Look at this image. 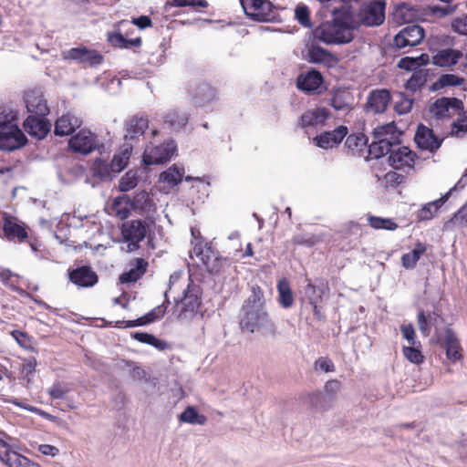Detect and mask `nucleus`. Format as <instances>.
Here are the masks:
<instances>
[{
  "mask_svg": "<svg viewBox=\"0 0 467 467\" xmlns=\"http://www.w3.org/2000/svg\"><path fill=\"white\" fill-rule=\"evenodd\" d=\"M264 293L258 287H253L252 295L243 306L240 326L243 330L257 334L264 337H275V326L269 318L264 307Z\"/></svg>",
  "mask_w": 467,
  "mask_h": 467,
  "instance_id": "nucleus-1",
  "label": "nucleus"
},
{
  "mask_svg": "<svg viewBox=\"0 0 467 467\" xmlns=\"http://www.w3.org/2000/svg\"><path fill=\"white\" fill-rule=\"evenodd\" d=\"M358 22L348 11L335 12L331 22L321 24L315 29V37L318 40L331 44H347L352 41L354 30L358 28Z\"/></svg>",
  "mask_w": 467,
  "mask_h": 467,
  "instance_id": "nucleus-2",
  "label": "nucleus"
},
{
  "mask_svg": "<svg viewBox=\"0 0 467 467\" xmlns=\"http://www.w3.org/2000/svg\"><path fill=\"white\" fill-rule=\"evenodd\" d=\"M17 119L16 111L0 112V149L14 150L26 144V138L16 124Z\"/></svg>",
  "mask_w": 467,
  "mask_h": 467,
  "instance_id": "nucleus-3",
  "label": "nucleus"
},
{
  "mask_svg": "<svg viewBox=\"0 0 467 467\" xmlns=\"http://www.w3.org/2000/svg\"><path fill=\"white\" fill-rule=\"evenodd\" d=\"M155 227V221L152 217H147L144 220H131L122 224L121 234L123 238L129 242L130 249L134 250L146 236L151 238Z\"/></svg>",
  "mask_w": 467,
  "mask_h": 467,
  "instance_id": "nucleus-4",
  "label": "nucleus"
},
{
  "mask_svg": "<svg viewBox=\"0 0 467 467\" xmlns=\"http://www.w3.org/2000/svg\"><path fill=\"white\" fill-rule=\"evenodd\" d=\"M400 134L392 122L377 127L373 131L375 140L369 145V152L376 158L387 154Z\"/></svg>",
  "mask_w": 467,
  "mask_h": 467,
  "instance_id": "nucleus-5",
  "label": "nucleus"
},
{
  "mask_svg": "<svg viewBox=\"0 0 467 467\" xmlns=\"http://www.w3.org/2000/svg\"><path fill=\"white\" fill-rule=\"evenodd\" d=\"M200 306L199 290L195 286L188 285L183 296L176 299L175 312L181 321L191 319Z\"/></svg>",
  "mask_w": 467,
  "mask_h": 467,
  "instance_id": "nucleus-6",
  "label": "nucleus"
},
{
  "mask_svg": "<svg viewBox=\"0 0 467 467\" xmlns=\"http://www.w3.org/2000/svg\"><path fill=\"white\" fill-rule=\"evenodd\" d=\"M389 163L396 171L408 174L414 169L417 155L409 147L399 146L392 150L389 149Z\"/></svg>",
  "mask_w": 467,
  "mask_h": 467,
  "instance_id": "nucleus-7",
  "label": "nucleus"
},
{
  "mask_svg": "<svg viewBox=\"0 0 467 467\" xmlns=\"http://www.w3.org/2000/svg\"><path fill=\"white\" fill-rule=\"evenodd\" d=\"M245 15L258 22H269L275 19L273 5L267 0H242Z\"/></svg>",
  "mask_w": 467,
  "mask_h": 467,
  "instance_id": "nucleus-8",
  "label": "nucleus"
},
{
  "mask_svg": "<svg viewBox=\"0 0 467 467\" xmlns=\"http://www.w3.org/2000/svg\"><path fill=\"white\" fill-rule=\"evenodd\" d=\"M176 150L173 141L157 147H149L143 153L142 161L145 165L161 164L170 161L176 154Z\"/></svg>",
  "mask_w": 467,
  "mask_h": 467,
  "instance_id": "nucleus-9",
  "label": "nucleus"
},
{
  "mask_svg": "<svg viewBox=\"0 0 467 467\" xmlns=\"http://www.w3.org/2000/svg\"><path fill=\"white\" fill-rule=\"evenodd\" d=\"M385 5L381 1H375L365 5L359 11L356 21L366 26H379L385 19Z\"/></svg>",
  "mask_w": 467,
  "mask_h": 467,
  "instance_id": "nucleus-10",
  "label": "nucleus"
},
{
  "mask_svg": "<svg viewBox=\"0 0 467 467\" xmlns=\"http://www.w3.org/2000/svg\"><path fill=\"white\" fill-rule=\"evenodd\" d=\"M462 106V102L455 98H441L431 105L430 113L436 119H443L459 113Z\"/></svg>",
  "mask_w": 467,
  "mask_h": 467,
  "instance_id": "nucleus-11",
  "label": "nucleus"
},
{
  "mask_svg": "<svg viewBox=\"0 0 467 467\" xmlns=\"http://www.w3.org/2000/svg\"><path fill=\"white\" fill-rule=\"evenodd\" d=\"M424 37V29L418 25L408 26L394 37V46L406 48L419 45Z\"/></svg>",
  "mask_w": 467,
  "mask_h": 467,
  "instance_id": "nucleus-12",
  "label": "nucleus"
},
{
  "mask_svg": "<svg viewBox=\"0 0 467 467\" xmlns=\"http://www.w3.org/2000/svg\"><path fill=\"white\" fill-rule=\"evenodd\" d=\"M24 101L28 112L38 116H46L49 112L47 100L44 99L40 90H27L24 96Z\"/></svg>",
  "mask_w": 467,
  "mask_h": 467,
  "instance_id": "nucleus-13",
  "label": "nucleus"
},
{
  "mask_svg": "<svg viewBox=\"0 0 467 467\" xmlns=\"http://www.w3.org/2000/svg\"><path fill=\"white\" fill-rule=\"evenodd\" d=\"M63 57L91 66L100 64L102 60V57L99 53L84 47H74L63 52Z\"/></svg>",
  "mask_w": 467,
  "mask_h": 467,
  "instance_id": "nucleus-14",
  "label": "nucleus"
},
{
  "mask_svg": "<svg viewBox=\"0 0 467 467\" xmlns=\"http://www.w3.org/2000/svg\"><path fill=\"white\" fill-rule=\"evenodd\" d=\"M348 130L345 126H338L332 131L324 132L314 139L315 144L322 149L327 150L337 146L347 136Z\"/></svg>",
  "mask_w": 467,
  "mask_h": 467,
  "instance_id": "nucleus-15",
  "label": "nucleus"
},
{
  "mask_svg": "<svg viewBox=\"0 0 467 467\" xmlns=\"http://www.w3.org/2000/svg\"><path fill=\"white\" fill-rule=\"evenodd\" d=\"M68 146L73 151L89 153L95 148V136L88 130H81L69 140Z\"/></svg>",
  "mask_w": 467,
  "mask_h": 467,
  "instance_id": "nucleus-16",
  "label": "nucleus"
},
{
  "mask_svg": "<svg viewBox=\"0 0 467 467\" xmlns=\"http://www.w3.org/2000/svg\"><path fill=\"white\" fill-rule=\"evenodd\" d=\"M70 281L79 287H91L98 283L97 274L88 266H81L69 273Z\"/></svg>",
  "mask_w": 467,
  "mask_h": 467,
  "instance_id": "nucleus-17",
  "label": "nucleus"
},
{
  "mask_svg": "<svg viewBox=\"0 0 467 467\" xmlns=\"http://www.w3.org/2000/svg\"><path fill=\"white\" fill-rule=\"evenodd\" d=\"M322 83L323 77L317 70H310L299 75L296 81L298 88L307 93L320 92Z\"/></svg>",
  "mask_w": 467,
  "mask_h": 467,
  "instance_id": "nucleus-18",
  "label": "nucleus"
},
{
  "mask_svg": "<svg viewBox=\"0 0 467 467\" xmlns=\"http://www.w3.org/2000/svg\"><path fill=\"white\" fill-rule=\"evenodd\" d=\"M3 231L10 241L22 242L27 237L25 226L12 216L5 215Z\"/></svg>",
  "mask_w": 467,
  "mask_h": 467,
  "instance_id": "nucleus-19",
  "label": "nucleus"
},
{
  "mask_svg": "<svg viewBox=\"0 0 467 467\" xmlns=\"http://www.w3.org/2000/svg\"><path fill=\"white\" fill-rule=\"evenodd\" d=\"M24 128L29 135L41 140L50 130L51 124L45 119L29 116L24 122Z\"/></svg>",
  "mask_w": 467,
  "mask_h": 467,
  "instance_id": "nucleus-20",
  "label": "nucleus"
},
{
  "mask_svg": "<svg viewBox=\"0 0 467 467\" xmlns=\"http://www.w3.org/2000/svg\"><path fill=\"white\" fill-rule=\"evenodd\" d=\"M339 389V381L336 379L327 381L325 385L323 392L314 393L311 395L310 400L312 405H314L317 408L320 407L321 409H326V406L323 405L322 403L327 400H333Z\"/></svg>",
  "mask_w": 467,
  "mask_h": 467,
  "instance_id": "nucleus-21",
  "label": "nucleus"
},
{
  "mask_svg": "<svg viewBox=\"0 0 467 467\" xmlns=\"http://www.w3.org/2000/svg\"><path fill=\"white\" fill-rule=\"evenodd\" d=\"M415 142L422 150H434L441 146V142L432 133V130L425 126H419L415 134Z\"/></svg>",
  "mask_w": 467,
  "mask_h": 467,
  "instance_id": "nucleus-22",
  "label": "nucleus"
},
{
  "mask_svg": "<svg viewBox=\"0 0 467 467\" xmlns=\"http://www.w3.org/2000/svg\"><path fill=\"white\" fill-rule=\"evenodd\" d=\"M329 118V111L326 108L317 107L303 113L300 121L303 127L324 125Z\"/></svg>",
  "mask_w": 467,
  "mask_h": 467,
  "instance_id": "nucleus-23",
  "label": "nucleus"
},
{
  "mask_svg": "<svg viewBox=\"0 0 467 467\" xmlns=\"http://www.w3.org/2000/svg\"><path fill=\"white\" fill-rule=\"evenodd\" d=\"M391 99V96L387 89H377L370 92L368 99V108L375 113L385 111Z\"/></svg>",
  "mask_w": 467,
  "mask_h": 467,
  "instance_id": "nucleus-24",
  "label": "nucleus"
},
{
  "mask_svg": "<svg viewBox=\"0 0 467 467\" xmlns=\"http://www.w3.org/2000/svg\"><path fill=\"white\" fill-rule=\"evenodd\" d=\"M462 57V53L460 50L444 48L439 50L432 57V63L438 67H451L457 64Z\"/></svg>",
  "mask_w": 467,
  "mask_h": 467,
  "instance_id": "nucleus-25",
  "label": "nucleus"
},
{
  "mask_svg": "<svg viewBox=\"0 0 467 467\" xmlns=\"http://www.w3.org/2000/svg\"><path fill=\"white\" fill-rule=\"evenodd\" d=\"M0 460L7 467H41L38 463L14 451H5L0 454Z\"/></svg>",
  "mask_w": 467,
  "mask_h": 467,
  "instance_id": "nucleus-26",
  "label": "nucleus"
},
{
  "mask_svg": "<svg viewBox=\"0 0 467 467\" xmlns=\"http://www.w3.org/2000/svg\"><path fill=\"white\" fill-rule=\"evenodd\" d=\"M131 208L140 214H147L156 210V205L151 196L145 191L138 192L130 201Z\"/></svg>",
  "mask_w": 467,
  "mask_h": 467,
  "instance_id": "nucleus-27",
  "label": "nucleus"
},
{
  "mask_svg": "<svg viewBox=\"0 0 467 467\" xmlns=\"http://www.w3.org/2000/svg\"><path fill=\"white\" fill-rule=\"evenodd\" d=\"M82 120L71 114L61 116L56 122L55 133L59 136L69 135L76 128L80 127Z\"/></svg>",
  "mask_w": 467,
  "mask_h": 467,
  "instance_id": "nucleus-28",
  "label": "nucleus"
},
{
  "mask_svg": "<svg viewBox=\"0 0 467 467\" xmlns=\"http://www.w3.org/2000/svg\"><path fill=\"white\" fill-rule=\"evenodd\" d=\"M164 314H165L164 306H158L157 307L152 309L150 312L147 313L145 316L140 317L135 320L119 322V324H124V325H119V327H134L144 326V325L150 324L151 322H154L155 320L161 318L164 316Z\"/></svg>",
  "mask_w": 467,
  "mask_h": 467,
  "instance_id": "nucleus-29",
  "label": "nucleus"
},
{
  "mask_svg": "<svg viewBox=\"0 0 467 467\" xmlns=\"http://www.w3.org/2000/svg\"><path fill=\"white\" fill-rule=\"evenodd\" d=\"M132 152V145L126 142L121 149L113 156L111 161V169L113 173H119L128 165Z\"/></svg>",
  "mask_w": 467,
  "mask_h": 467,
  "instance_id": "nucleus-30",
  "label": "nucleus"
},
{
  "mask_svg": "<svg viewBox=\"0 0 467 467\" xmlns=\"http://www.w3.org/2000/svg\"><path fill=\"white\" fill-rule=\"evenodd\" d=\"M184 172L183 167L172 165L160 174L159 182L174 187L182 182Z\"/></svg>",
  "mask_w": 467,
  "mask_h": 467,
  "instance_id": "nucleus-31",
  "label": "nucleus"
},
{
  "mask_svg": "<svg viewBox=\"0 0 467 467\" xmlns=\"http://www.w3.org/2000/svg\"><path fill=\"white\" fill-rule=\"evenodd\" d=\"M441 318L436 313L425 315L424 311L420 310L417 315L418 327L422 336L428 337L431 333V326H439Z\"/></svg>",
  "mask_w": 467,
  "mask_h": 467,
  "instance_id": "nucleus-32",
  "label": "nucleus"
},
{
  "mask_svg": "<svg viewBox=\"0 0 467 467\" xmlns=\"http://www.w3.org/2000/svg\"><path fill=\"white\" fill-rule=\"evenodd\" d=\"M427 251L426 244L417 243L414 248L401 256V265L405 269H413L422 254Z\"/></svg>",
  "mask_w": 467,
  "mask_h": 467,
  "instance_id": "nucleus-33",
  "label": "nucleus"
},
{
  "mask_svg": "<svg viewBox=\"0 0 467 467\" xmlns=\"http://www.w3.org/2000/svg\"><path fill=\"white\" fill-rule=\"evenodd\" d=\"M450 192H447L441 198L423 205L417 213L418 220H431L437 213L438 210L442 206V204L448 200Z\"/></svg>",
  "mask_w": 467,
  "mask_h": 467,
  "instance_id": "nucleus-34",
  "label": "nucleus"
},
{
  "mask_svg": "<svg viewBox=\"0 0 467 467\" xmlns=\"http://www.w3.org/2000/svg\"><path fill=\"white\" fill-rule=\"evenodd\" d=\"M130 208V198L126 195L119 196L113 200L111 205L109 207V213L119 219H125L129 216Z\"/></svg>",
  "mask_w": 467,
  "mask_h": 467,
  "instance_id": "nucleus-35",
  "label": "nucleus"
},
{
  "mask_svg": "<svg viewBox=\"0 0 467 467\" xmlns=\"http://www.w3.org/2000/svg\"><path fill=\"white\" fill-rule=\"evenodd\" d=\"M148 128V120L144 118L134 117L130 119L127 123V133L125 140H132L138 136H140Z\"/></svg>",
  "mask_w": 467,
  "mask_h": 467,
  "instance_id": "nucleus-36",
  "label": "nucleus"
},
{
  "mask_svg": "<svg viewBox=\"0 0 467 467\" xmlns=\"http://www.w3.org/2000/svg\"><path fill=\"white\" fill-rule=\"evenodd\" d=\"M402 354L405 358L412 364L420 365L424 361V356L421 352V345H403Z\"/></svg>",
  "mask_w": 467,
  "mask_h": 467,
  "instance_id": "nucleus-37",
  "label": "nucleus"
},
{
  "mask_svg": "<svg viewBox=\"0 0 467 467\" xmlns=\"http://www.w3.org/2000/svg\"><path fill=\"white\" fill-rule=\"evenodd\" d=\"M429 63V56L427 54H421L418 57H406L401 58L398 66L400 68L406 69V70H415L420 66L427 65Z\"/></svg>",
  "mask_w": 467,
  "mask_h": 467,
  "instance_id": "nucleus-38",
  "label": "nucleus"
},
{
  "mask_svg": "<svg viewBox=\"0 0 467 467\" xmlns=\"http://www.w3.org/2000/svg\"><path fill=\"white\" fill-rule=\"evenodd\" d=\"M179 419L182 422L198 425H203L207 420L204 415L200 414L196 408L192 406L187 407L183 412L180 414Z\"/></svg>",
  "mask_w": 467,
  "mask_h": 467,
  "instance_id": "nucleus-39",
  "label": "nucleus"
},
{
  "mask_svg": "<svg viewBox=\"0 0 467 467\" xmlns=\"http://www.w3.org/2000/svg\"><path fill=\"white\" fill-rule=\"evenodd\" d=\"M109 42L117 47L128 48L130 47H139L141 44V39L136 37L133 39L125 38L120 32L109 34L108 36Z\"/></svg>",
  "mask_w": 467,
  "mask_h": 467,
  "instance_id": "nucleus-40",
  "label": "nucleus"
},
{
  "mask_svg": "<svg viewBox=\"0 0 467 467\" xmlns=\"http://www.w3.org/2000/svg\"><path fill=\"white\" fill-rule=\"evenodd\" d=\"M277 290L279 294V303L283 307H291L294 304V297L289 284L285 279L278 282Z\"/></svg>",
  "mask_w": 467,
  "mask_h": 467,
  "instance_id": "nucleus-41",
  "label": "nucleus"
},
{
  "mask_svg": "<svg viewBox=\"0 0 467 467\" xmlns=\"http://www.w3.org/2000/svg\"><path fill=\"white\" fill-rule=\"evenodd\" d=\"M146 263L142 259L137 260V265L119 276L121 284H128L137 281L145 272Z\"/></svg>",
  "mask_w": 467,
  "mask_h": 467,
  "instance_id": "nucleus-42",
  "label": "nucleus"
},
{
  "mask_svg": "<svg viewBox=\"0 0 467 467\" xmlns=\"http://www.w3.org/2000/svg\"><path fill=\"white\" fill-rule=\"evenodd\" d=\"M446 355L449 359L455 362L461 358L460 346L456 337L448 331L444 341Z\"/></svg>",
  "mask_w": 467,
  "mask_h": 467,
  "instance_id": "nucleus-43",
  "label": "nucleus"
},
{
  "mask_svg": "<svg viewBox=\"0 0 467 467\" xmlns=\"http://www.w3.org/2000/svg\"><path fill=\"white\" fill-rule=\"evenodd\" d=\"M91 171L93 176L99 177L101 180L109 179L111 175L114 174L111 169V163L109 164L107 161L103 159L95 160Z\"/></svg>",
  "mask_w": 467,
  "mask_h": 467,
  "instance_id": "nucleus-44",
  "label": "nucleus"
},
{
  "mask_svg": "<svg viewBox=\"0 0 467 467\" xmlns=\"http://www.w3.org/2000/svg\"><path fill=\"white\" fill-rule=\"evenodd\" d=\"M132 337L140 343L153 346L159 350H164L168 346L165 341L161 340L155 336L148 333L136 332L132 335Z\"/></svg>",
  "mask_w": 467,
  "mask_h": 467,
  "instance_id": "nucleus-45",
  "label": "nucleus"
},
{
  "mask_svg": "<svg viewBox=\"0 0 467 467\" xmlns=\"http://www.w3.org/2000/svg\"><path fill=\"white\" fill-rule=\"evenodd\" d=\"M467 223V202L444 223V230H452L453 226H463Z\"/></svg>",
  "mask_w": 467,
  "mask_h": 467,
  "instance_id": "nucleus-46",
  "label": "nucleus"
},
{
  "mask_svg": "<svg viewBox=\"0 0 467 467\" xmlns=\"http://www.w3.org/2000/svg\"><path fill=\"white\" fill-rule=\"evenodd\" d=\"M368 222L372 228L377 230L383 229L394 231L398 228V224L389 218H382L370 215L368 217Z\"/></svg>",
  "mask_w": 467,
  "mask_h": 467,
  "instance_id": "nucleus-47",
  "label": "nucleus"
},
{
  "mask_svg": "<svg viewBox=\"0 0 467 467\" xmlns=\"http://www.w3.org/2000/svg\"><path fill=\"white\" fill-rule=\"evenodd\" d=\"M456 115L458 119L452 123L451 133L452 136L462 137L467 132V112L462 109Z\"/></svg>",
  "mask_w": 467,
  "mask_h": 467,
  "instance_id": "nucleus-48",
  "label": "nucleus"
},
{
  "mask_svg": "<svg viewBox=\"0 0 467 467\" xmlns=\"http://www.w3.org/2000/svg\"><path fill=\"white\" fill-rule=\"evenodd\" d=\"M138 184V175L134 171H127L119 181V190L121 192H129L134 189Z\"/></svg>",
  "mask_w": 467,
  "mask_h": 467,
  "instance_id": "nucleus-49",
  "label": "nucleus"
},
{
  "mask_svg": "<svg viewBox=\"0 0 467 467\" xmlns=\"http://www.w3.org/2000/svg\"><path fill=\"white\" fill-rule=\"evenodd\" d=\"M394 17L400 23L410 22L414 17V12L409 5L402 4L396 8Z\"/></svg>",
  "mask_w": 467,
  "mask_h": 467,
  "instance_id": "nucleus-50",
  "label": "nucleus"
},
{
  "mask_svg": "<svg viewBox=\"0 0 467 467\" xmlns=\"http://www.w3.org/2000/svg\"><path fill=\"white\" fill-rule=\"evenodd\" d=\"M11 336L16 343L25 349H33V339L26 333L19 330H13Z\"/></svg>",
  "mask_w": 467,
  "mask_h": 467,
  "instance_id": "nucleus-51",
  "label": "nucleus"
},
{
  "mask_svg": "<svg viewBox=\"0 0 467 467\" xmlns=\"http://www.w3.org/2000/svg\"><path fill=\"white\" fill-rule=\"evenodd\" d=\"M330 54L319 47H312L308 51V60L313 63L325 62Z\"/></svg>",
  "mask_w": 467,
  "mask_h": 467,
  "instance_id": "nucleus-52",
  "label": "nucleus"
},
{
  "mask_svg": "<svg viewBox=\"0 0 467 467\" xmlns=\"http://www.w3.org/2000/svg\"><path fill=\"white\" fill-rule=\"evenodd\" d=\"M368 140L363 134L349 135L347 138L346 145L352 150H361L367 145Z\"/></svg>",
  "mask_w": 467,
  "mask_h": 467,
  "instance_id": "nucleus-53",
  "label": "nucleus"
},
{
  "mask_svg": "<svg viewBox=\"0 0 467 467\" xmlns=\"http://www.w3.org/2000/svg\"><path fill=\"white\" fill-rule=\"evenodd\" d=\"M8 402L14 404L16 407L24 409L26 410L36 413V414L40 415L41 417L46 418L47 420H52L53 419V417L50 414H48L47 412H46V411H44V410H40V409H38L36 407L28 405L26 402L18 400L16 399L9 400Z\"/></svg>",
  "mask_w": 467,
  "mask_h": 467,
  "instance_id": "nucleus-54",
  "label": "nucleus"
},
{
  "mask_svg": "<svg viewBox=\"0 0 467 467\" xmlns=\"http://www.w3.org/2000/svg\"><path fill=\"white\" fill-rule=\"evenodd\" d=\"M462 83V78H459L453 74H446L442 75L438 81L436 82L437 87H451V86H460Z\"/></svg>",
  "mask_w": 467,
  "mask_h": 467,
  "instance_id": "nucleus-55",
  "label": "nucleus"
},
{
  "mask_svg": "<svg viewBox=\"0 0 467 467\" xmlns=\"http://www.w3.org/2000/svg\"><path fill=\"white\" fill-rule=\"evenodd\" d=\"M399 99L395 102V110L402 115L410 111L412 109V100L404 97L402 94H399Z\"/></svg>",
  "mask_w": 467,
  "mask_h": 467,
  "instance_id": "nucleus-56",
  "label": "nucleus"
},
{
  "mask_svg": "<svg viewBox=\"0 0 467 467\" xmlns=\"http://www.w3.org/2000/svg\"><path fill=\"white\" fill-rule=\"evenodd\" d=\"M400 331L403 338L407 340V345H417L420 343L417 340L416 333L411 324H402L400 326Z\"/></svg>",
  "mask_w": 467,
  "mask_h": 467,
  "instance_id": "nucleus-57",
  "label": "nucleus"
},
{
  "mask_svg": "<svg viewBox=\"0 0 467 467\" xmlns=\"http://www.w3.org/2000/svg\"><path fill=\"white\" fill-rule=\"evenodd\" d=\"M331 105L336 110H343L348 109L349 103L347 98V94L344 92H337L334 94L331 99Z\"/></svg>",
  "mask_w": 467,
  "mask_h": 467,
  "instance_id": "nucleus-58",
  "label": "nucleus"
},
{
  "mask_svg": "<svg viewBox=\"0 0 467 467\" xmlns=\"http://www.w3.org/2000/svg\"><path fill=\"white\" fill-rule=\"evenodd\" d=\"M398 171H399L396 170L388 171L383 177L385 183L390 186L403 183L405 181V175L399 173Z\"/></svg>",
  "mask_w": 467,
  "mask_h": 467,
  "instance_id": "nucleus-59",
  "label": "nucleus"
},
{
  "mask_svg": "<svg viewBox=\"0 0 467 467\" xmlns=\"http://www.w3.org/2000/svg\"><path fill=\"white\" fill-rule=\"evenodd\" d=\"M70 390L69 387L61 382L55 383L49 389L48 393L54 399H62Z\"/></svg>",
  "mask_w": 467,
  "mask_h": 467,
  "instance_id": "nucleus-60",
  "label": "nucleus"
},
{
  "mask_svg": "<svg viewBox=\"0 0 467 467\" xmlns=\"http://www.w3.org/2000/svg\"><path fill=\"white\" fill-rule=\"evenodd\" d=\"M166 121L175 129H179L187 123L188 118L184 115L180 116L177 112H171L167 115Z\"/></svg>",
  "mask_w": 467,
  "mask_h": 467,
  "instance_id": "nucleus-61",
  "label": "nucleus"
},
{
  "mask_svg": "<svg viewBox=\"0 0 467 467\" xmlns=\"http://www.w3.org/2000/svg\"><path fill=\"white\" fill-rule=\"evenodd\" d=\"M19 276L17 275L13 274L9 270H2L0 272V280L9 285L12 288H16L17 285Z\"/></svg>",
  "mask_w": 467,
  "mask_h": 467,
  "instance_id": "nucleus-62",
  "label": "nucleus"
},
{
  "mask_svg": "<svg viewBox=\"0 0 467 467\" xmlns=\"http://www.w3.org/2000/svg\"><path fill=\"white\" fill-rule=\"evenodd\" d=\"M454 32L460 35H467V16L456 17L451 22Z\"/></svg>",
  "mask_w": 467,
  "mask_h": 467,
  "instance_id": "nucleus-63",
  "label": "nucleus"
},
{
  "mask_svg": "<svg viewBox=\"0 0 467 467\" xmlns=\"http://www.w3.org/2000/svg\"><path fill=\"white\" fill-rule=\"evenodd\" d=\"M36 360L35 358L28 359L23 364L22 373L24 377L27 379V382L31 381V379L36 371Z\"/></svg>",
  "mask_w": 467,
  "mask_h": 467,
  "instance_id": "nucleus-64",
  "label": "nucleus"
}]
</instances>
